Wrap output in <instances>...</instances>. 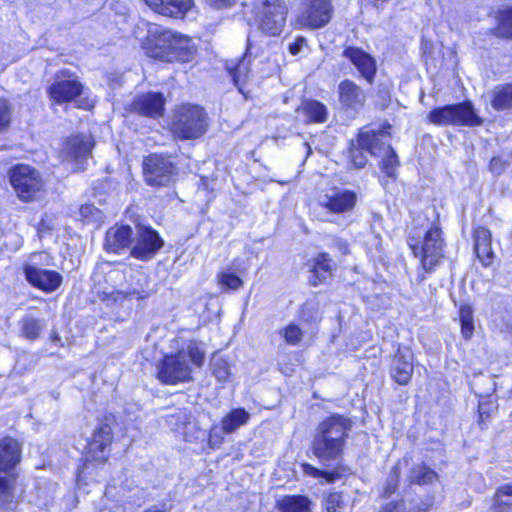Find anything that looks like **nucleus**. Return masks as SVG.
<instances>
[{"label": "nucleus", "instance_id": "obj_1", "mask_svg": "<svg viewBox=\"0 0 512 512\" xmlns=\"http://www.w3.org/2000/svg\"><path fill=\"white\" fill-rule=\"evenodd\" d=\"M352 421L340 414H333L322 420L316 427L311 449L323 465L330 466L342 459Z\"/></svg>", "mask_w": 512, "mask_h": 512}, {"label": "nucleus", "instance_id": "obj_2", "mask_svg": "<svg viewBox=\"0 0 512 512\" xmlns=\"http://www.w3.org/2000/svg\"><path fill=\"white\" fill-rule=\"evenodd\" d=\"M146 50L149 57L164 62H189L196 54L195 46L189 37L177 35L156 24L148 28Z\"/></svg>", "mask_w": 512, "mask_h": 512}, {"label": "nucleus", "instance_id": "obj_3", "mask_svg": "<svg viewBox=\"0 0 512 512\" xmlns=\"http://www.w3.org/2000/svg\"><path fill=\"white\" fill-rule=\"evenodd\" d=\"M201 367L205 360V353L194 342H190L185 349L165 355L157 364V378L165 385H176L193 380L192 369L188 361Z\"/></svg>", "mask_w": 512, "mask_h": 512}, {"label": "nucleus", "instance_id": "obj_4", "mask_svg": "<svg viewBox=\"0 0 512 512\" xmlns=\"http://www.w3.org/2000/svg\"><path fill=\"white\" fill-rule=\"evenodd\" d=\"M21 448L19 443L5 437L0 440V507L12 509L15 503V477L12 473L20 462Z\"/></svg>", "mask_w": 512, "mask_h": 512}, {"label": "nucleus", "instance_id": "obj_5", "mask_svg": "<svg viewBox=\"0 0 512 512\" xmlns=\"http://www.w3.org/2000/svg\"><path fill=\"white\" fill-rule=\"evenodd\" d=\"M407 244L414 256L420 257L425 272H432L444 257L442 231L436 225H432L423 235L420 232L409 234Z\"/></svg>", "mask_w": 512, "mask_h": 512}, {"label": "nucleus", "instance_id": "obj_6", "mask_svg": "<svg viewBox=\"0 0 512 512\" xmlns=\"http://www.w3.org/2000/svg\"><path fill=\"white\" fill-rule=\"evenodd\" d=\"M208 116L205 110L192 104L179 106L173 114L171 131L180 140H194L205 134Z\"/></svg>", "mask_w": 512, "mask_h": 512}, {"label": "nucleus", "instance_id": "obj_7", "mask_svg": "<svg viewBox=\"0 0 512 512\" xmlns=\"http://www.w3.org/2000/svg\"><path fill=\"white\" fill-rule=\"evenodd\" d=\"M8 176L21 201L31 202L41 197L44 182L35 168L25 164L15 165L9 169Z\"/></svg>", "mask_w": 512, "mask_h": 512}, {"label": "nucleus", "instance_id": "obj_8", "mask_svg": "<svg viewBox=\"0 0 512 512\" xmlns=\"http://www.w3.org/2000/svg\"><path fill=\"white\" fill-rule=\"evenodd\" d=\"M431 123L440 126H480L483 120L475 113L470 101L435 108L428 114Z\"/></svg>", "mask_w": 512, "mask_h": 512}, {"label": "nucleus", "instance_id": "obj_9", "mask_svg": "<svg viewBox=\"0 0 512 512\" xmlns=\"http://www.w3.org/2000/svg\"><path fill=\"white\" fill-rule=\"evenodd\" d=\"M144 177L148 185L166 187L176 180L177 167L172 157L164 154H151L144 160Z\"/></svg>", "mask_w": 512, "mask_h": 512}, {"label": "nucleus", "instance_id": "obj_10", "mask_svg": "<svg viewBox=\"0 0 512 512\" xmlns=\"http://www.w3.org/2000/svg\"><path fill=\"white\" fill-rule=\"evenodd\" d=\"M163 246L164 240L155 229L139 224L136 226L130 255L135 259L147 262L153 259Z\"/></svg>", "mask_w": 512, "mask_h": 512}, {"label": "nucleus", "instance_id": "obj_11", "mask_svg": "<svg viewBox=\"0 0 512 512\" xmlns=\"http://www.w3.org/2000/svg\"><path fill=\"white\" fill-rule=\"evenodd\" d=\"M334 7L331 0H304L298 23L309 29H321L332 19Z\"/></svg>", "mask_w": 512, "mask_h": 512}, {"label": "nucleus", "instance_id": "obj_12", "mask_svg": "<svg viewBox=\"0 0 512 512\" xmlns=\"http://www.w3.org/2000/svg\"><path fill=\"white\" fill-rule=\"evenodd\" d=\"M83 85L70 70L63 69L54 76L48 88V94L58 104L73 101L82 94Z\"/></svg>", "mask_w": 512, "mask_h": 512}, {"label": "nucleus", "instance_id": "obj_13", "mask_svg": "<svg viewBox=\"0 0 512 512\" xmlns=\"http://www.w3.org/2000/svg\"><path fill=\"white\" fill-rule=\"evenodd\" d=\"M287 8L282 0H262L259 8V28L270 36L280 35L286 21Z\"/></svg>", "mask_w": 512, "mask_h": 512}, {"label": "nucleus", "instance_id": "obj_14", "mask_svg": "<svg viewBox=\"0 0 512 512\" xmlns=\"http://www.w3.org/2000/svg\"><path fill=\"white\" fill-rule=\"evenodd\" d=\"M25 280L34 288L45 293L55 292L63 282L62 275L55 271L38 267L33 262L23 265Z\"/></svg>", "mask_w": 512, "mask_h": 512}, {"label": "nucleus", "instance_id": "obj_15", "mask_svg": "<svg viewBox=\"0 0 512 512\" xmlns=\"http://www.w3.org/2000/svg\"><path fill=\"white\" fill-rule=\"evenodd\" d=\"M338 101L345 113L355 117L364 109L366 95L354 81L345 79L338 85Z\"/></svg>", "mask_w": 512, "mask_h": 512}, {"label": "nucleus", "instance_id": "obj_16", "mask_svg": "<svg viewBox=\"0 0 512 512\" xmlns=\"http://www.w3.org/2000/svg\"><path fill=\"white\" fill-rule=\"evenodd\" d=\"M93 148V141L87 135H73L63 144L60 157L63 162L75 163L76 169H82L83 162L87 160Z\"/></svg>", "mask_w": 512, "mask_h": 512}, {"label": "nucleus", "instance_id": "obj_17", "mask_svg": "<svg viewBox=\"0 0 512 512\" xmlns=\"http://www.w3.org/2000/svg\"><path fill=\"white\" fill-rule=\"evenodd\" d=\"M357 203L354 191L333 187L326 194L320 196L319 205L333 214L351 212Z\"/></svg>", "mask_w": 512, "mask_h": 512}, {"label": "nucleus", "instance_id": "obj_18", "mask_svg": "<svg viewBox=\"0 0 512 512\" xmlns=\"http://www.w3.org/2000/svg\"><path fill=\"white\" fill-rule=\"evenodd\" d=\"M165 98L160 92L137 95L130 104V111L140 116L157 118L163 115Z\"/></svg>", "mask_w": 512, "mask_h": 512}, {"label": "nucleus", "instance_id": "obj_19", "mask_svg": "<svg viewBox=\"0 0 512 512\" xmlns=\"http://www.w3.org/2000/svg\"><path fill=\"white\" fill-rule=\"evenodd\" d=\"M414 371V355L408 347H398L390 364V377L399 385H407Z\"/></svg>", "mask_w": 512, "mask_h": 512}, {"label": "nucleus", "instance_id": "obj_20", "mask_svg": "<svg viewBox=\"0 0 512 512\" xmlns=\"http://www.w3.org/2000/svg\"><path fill=\"white\" fill-rule=\"evenodd\" d=\"M343 56L351 61L369 84L373 83L377 66L375 59L370 54L361 48L349 46L344 49Z\"/></svg>", "mask_w": 512, "mask_h": 512}, {"label": "nucleus", "instance_id": "obj_21", "mask_svg": "<svg viewBox=\"0 0 512 512\" xmlns=\"http://www.w3.org/2000/svg\"><path fill=\"white\" fill-rule=\"evenodd\" d=\"M133 231L128 225H115L106 232L104 249L120 254L133 245Z\"/></svg>", "mask_w": 512, "mask_h": 512}, {"label": "nucleus", "instance_id": "obj_22", "mask_svg": "<svg viewBox=\"0 0 512 512\" xmlns=\"http://www.w3.org/2000/svg\"><path fill=\"white\" fill-rule=\"evenodd\" d=\"M113 440L112 427L106 422L101 423L94 431L91 441L88 443L89 453L95 460L104 461L107 458L106 449Z\"/></svg>", "mask_w": 512, "mask_h": 512}, {"label": "nucleus", "instance_id": "obj_23", "mask_svg": "<svg viewBox=\"0 0 512 512\" xmlns=\"http://www.w3.org/2000/svg\"><path fill=\"white\" fill-rule=\"evenodd\" d=\"M156 13L173 18H182L192 7L193 0H144Z\"/></svg>", "mask_w": 512, "mask_h": 512}, {"label": "nucleus", "instance_id": "obj_24", "mask_svg": "<svg viewBox=\"0 0 512 512\" xmlns=\"http://www.w3.org/2000/svg\"><path fill=\"white\" fill-rule=\"evenodd\" d=\"M387 135L388 133L383 130L360 132L357 142L371 156L379 157L390 147V144L384 140Z\"/></svg>", "mask_w": 512, "mask_h": 512}, {"label": "nucleus", "instance_id": "obj_25", "mask_svg": "<svg viewBox=\"0 0 512 512\" xmlns=\"http://www.w3.org/2000/svg\"><path fill=\"white\" fill-rule=\"evenodd\" d=\"M474 251L483 266L488 267L492 264L495 254L492 250V235L489 229L477 227L473 232Z\"/></svg>", "mask_w": 512, "mask_h": 512}, {"label": "nucleus", "instance_id": "obj_26", "mask_svg": "<svg viewBox=\"0 0 512 512\" xmlns=\"http://www.w3.org/2000/svg\"><path fill=\"white\" fill-rule=\"evenodd\" d=\"M251 49L252 44L250 42V39L248 38L246 51L242 59H240L236 64L233 65H230L228 63L226 64V69L229 75L231 76L234 85L237 86L240 92H243L242 86L246 83L249 76V64L252 58Z\"/></svg>", "mask_w": 512, "mask_h": 512}, {"label": "nucleus", "instance_id": "obj_27", "mask_svg": "<svg viewBox=\"0 0 512 512\" xmlns=\"http://www.w3.org/2000/svg\"><path fill=\"white\" fill-rule=\"evenodd\" d=\"M302 113L307 123H324L328 118V109L320 101L305 99L297 109Z\"/></svg>", "mask_w": 512, "mask_h": 512}, {"label": "nucleus", "instance_id": "obj_28", "mask_svg": "<svg viewBox=\"0 0 512 512\" xmlns=\"http://www.w3.org/2000/svg\"><path fill=\"white\" fill-rule=\"evenodd\" d=\"M45 326L44 319L26 314L19 321L20 335L29 341H35L40 337Z\"/></svg>", "mask_w": 512, "mask_h": 512}, {"label": "nucleus", "instance_id": "obj_29", "mask_svg": "<svg viewBox=\"0 0 512 512\" xmlns=\"http://www.w3.org/2000/svg\"><path fill=\"white\" fill-rule=\"evenodd\" d=\"M331 263L328 253H320L315 258V263L312 269V276L309 280L312 286H318L323 283L331 275Z\"/></svg>", "mask_w": 512, "mask_h": 512}, {"label": "nucleus", "instance_id": "obj_30", "mask_svg": "<svg viewBox=\"0 0 512 512\" xmlns=\"http://www.w3.org/2000/svg\"><path fill=\"white\" fill-rule=\"evenodd\" d=\"M249 419L250 414L244 408H236L222 419L221 424L224 431L231 434L246 425Z\"/></svg>", "mask_w": 512, "mask_h": 512}, {"label": "nucleus", "instance_id": "obj_31", "mask_svg": "<svg viewBox=\"0 0 512 512\" xmlns=\"http://www.w3.org/2000/svg\"><path fill=\"white\" fill-rule=\"evenodd\" d=\"M310 500L302 495L286 496L278 503L279 512H309Z\"/></svg>", "mask_w": 512, "mask_h": 512}, {"label": "nucleus", "instance_id": "obj_32", "mask_svg": "<svg viewBox=\"0 0 512 512\" xmlns=\"http://www.w3.org/2000/svg\"><path fill=\"white\" fill-rule=\"evenodd\" d=\"M491 105L495 110L512 108V84L496 86Z\"/></svg>", "mask_w": 512, "mask_h": 512}, {"label": "nucleus", "instance_id": "obj_33", "mask_svg": "<svg viewBox=\"0 0 512 512\" xmlns=\"http://www.w3.org/2000/svg\"><path fill=\"white\" fill-rule=\"evenodd\" d=\"M512 507V484L500 486L494 496L493 512H509Z\"/></svg>", "mask_w": 512, "mask_h": 512}, {"label": "nucleus", "instance_id": "obj_34", "mask_svg": "<svg viewBox=\"0 0 512 512\" xmlns=\"http://www.w3.org/2000/svg\"><path fill=\"white\" fill-rule=\"evenodd\" d=\"M437 479V473L424 464L412 467L409 475L411 484L427 485Z\"/></svg>", "mask_w": 512, "mask_h": 512}, {"label": "nucleus", "instance_id": "obj_35", "mask_svg": "<svg viewBox=\"0 0 512 512\" xmlns=\"http://www.w3.org/2000/svg\"><path fill=\"white\" fill-rule=\"evenodd\" d=\"M498 25L492 30L500 38L512 39V7L498 12Z\"/></svg>", "mask_w": 512, "mask_h": 512}, {"label": "nucleus", "instance_id": "obj_36", "mask_svg": "<svg viewBox=\"0 0 512 512\" xmlns=\"http://www.w3.org/2000/svg\"><path fill=\"white\" fill-rule=\"evenodd\" d=\"M379 158H381L380 167L382 172L389 178H396V170L400 162L395 150L390 146Z\"/></svg>", "mask_w": 512, "mask_h": 512}, {"label": "nucleus", "instance_id": "obj_37", "mask_svg": "<svg viewBox=\"0 0 512 512\" xmlns=\"http://www.w3.org/2000/svg\"><path fill=\"white\" fill-rule=\"evenodd\" d=\"M433 505L432 499L420 501L414 506H410L406 511L403 501H392L386 504L381 512H427Z\"/></svg>", "mask_w": 512, "mask_h": 512}, {"label": "nucleus", "instance_id": "obj_38", "mask_svg": "<svg viewBox=\"0 0 512 512\" xmlns=\"http://www.w3.org/2000/svg\"><path fill=\"white\" fill-rule=\"evenodd\" d=\"M322 506L326 512H342L344 500L340 492H327L323 494Z\"/></svg>", "mask_w": 512, "mask_h": 512}, {"label": "nucleus", "instance_id": "obj_39", "mask_svg": "<svg viewBox=\"0 0 512 512\" xmlns=\"http://www.w3.org/2000/svg\"><path fill=\"white\" fill-rule=\"evenodd\" d=\"M148 292L144 289L138 290V289H130L128 291H112L109 296L108 300H112L114 303H122L126 299H130L132 297H135L137 299H145L148 297Z\"/></svg>", "mask_w": 512, "mask_h": 512}, {"label": "nucleus", "instance_id": "obj_40", "mask_svg": "<svg viewBox=\"0 0 512 512\" xmlns=\"http://www.w3.org/2000/svg\"><path fill=\"white\" fill-rule=\"evenodd\" d=\"M365 152V148H362L357 141L356 144L351 142V146L349 148V157L350 163L354 168L361 169L366 165L367 157Z\"/></svg>", "mask_w": 512, "mask_h": 512}, {"label": "nucleus", "instance_id": "obj_41", "mask_svg": "<svg viewBox=\"0 0 512 512\" xmlns=\"http://www.w3.org/2000/svg\"><path fill=\"white\" fill-rule=\"evenodd\" d=\"M400 469L396 465L390 470L382 491V497L389 498L398 489Z\"/></svg>", "mask_w": 512, "mask_h": 512}, {"label": "nucleus", "instance_id": "obj_42", "mask_svg": "<svg viewBox=\"0 0 512 512\" xmlns=\"http://www.w3.org/2000/svg\"><path fill=\"white\" fill-rule=\"evenodd\" d=\"M211 370L218 381H226L230 375L229 364L221 357H214L211 361Z\"/></svg>", "mask_w": 512, "mask_h": 512}, {"label": "nucleus", "instance_id": "obj_43", "mask_svg": "<svg viewBox=\"0 0 512 512\" xmlns=\"http://www.w3.org/2000/svg\"><path fill=\"white\" fill-rule=\"evenodd\" d=\"M218 283L225 289L238 290L242 287L243 281L236 274L223 271L218 274Z\"/></svg>", "mask_w": 512, "mask_h": 512}, {"label": "nucleus", "instance_id": "obj_44", "mask_svg": "<svg viewBox=\"0 0 512 512\" xmlns=\"http://www.w3.org/2000/svg\"><path fill=\"white\" fill-rule=\"evenodd\" d=\"M285 341L290 345H297L303 336L302 330L299 326L291 323L281 331Z\"/></svg>", "mask_w": 512, "mask_h": 512}, {"label": "nucleus", "instance_id": "obj_45", "mask_svg": "<svg viewBox=\"0 0 512 512\" xmlns=\"http://www.w3.org/2000/svg\"><path fill=\"white\" fill-rule=\"evenodd\" d=\"M79 214L83 220L88 222H99L103 218L102 212L92 204L82 205Z\"/></svg>", "mask_w": 512, "mask_h": 512}, {"label": "nucleus", "instance_id": "obj_46", "mask_svg": "<svg viewBox=\"0 0 512 512\" xmlns=\"http://www.w3.org/2000/svg\"><path fill=\"white\" fill-rule=\"evenodd\" d=\"M11 123V108L7 100L0 99V134L5 132Z\"/></svg>", "mask_w": 512, "mask_h": 512}, {"label": "nucleus", "instance_id": "obj_47", "mask_svg": "<svg viewBox=\"0 0 512 512\" xmlns=\"http://www.w3.org/2000/svg\"><path fill=\"white\" fill-rule=\"evenodd\" d=\"M391 102L390 86L386 83H381L378 86L376 94V104L381 108L385 109Z\"/></svg>", "mask_w": 512, "mask_h": 512}, {"label": "nucleus", "instance_id": "obj_48", "mask_svg": "<svg viewBox=\"0 0 512 512\" xmlns=\"http://www.w3.org/2000/svg\"><path fill=\"white\" fill-rule=\"evenodd\" d=\"M302 467H303V471L306 474L314 476V477H325L328 481H334L335 479L340 477L339 473L319 470L318 468H316L308 463L303 464Z\"/></svg>", "mask_w": 512, "mask_h": 512}, {"label": "nucleus", "instance_id": "obj_49", "mask_svg": "<svg viewBox=\"0 0 512 512\" xmlns=\"http://www.w3.org/2000/svg\"><path fill=\"white\" fill-rule=\"evenodd\" d=\"M227 434L223 427H218V426H213L211 427L210 429V432H209V444L211 447H217L219 446L223 440H224V435Z\"/></svg>", "mask_w": 512, "mask_h": 512}, {"label": "nucleus", "instance_id": "obj_50", "mask_svg": "<svg viewBox=\"0 0 512 512\" xmlns=\"http://www.w3.org/2000/svg\"><path fill=\"white\" fill-rule=\"evenodd\" d=\"M328 240H329L328 246L331 249L337 250L338 252H340L343 255H346L349 253V246H348V243L346 240L339 238V237H335V236L329 237Z\"/></svg>", "mask_w": 512, "mask_h": 512}, {"label": "nucleus", "instance_id": "obj_51", "mask_svg": "<svg viewBox=\"0 0 512 512\" xmlns=\"http://www.w3.org/2000/svg\"><path fill=\"white\" fill-rule=\"evenodd\" d=\"M509 163L503 160L501 157H493L489 164V170L496 176L501 175L505 172Z\"/></svg>", "mask_w": 512, "mask_h": 512}, {"label": "nucleus", "instance_id": "obj_52", "mask_svg": "<svg viewBox=\"0 0 512 512\" xmlns=\"http://www.w3.org/2000/svg\"><path fill=\"white\" fill-rule=\"evenodd\" d=\"M306 44V40L303 37H298L294 42L290 43L288 50L292 55H297Z\"/></svg>", "mask_w": 512, "mask_h": 512}, {"label": "nucleus", "instance_id": "obj_53", "mask_svg": "<svg viewBox=\"0 0 512 512\" xmlns=\"http://www.w3.org/2000/svg\"><path fill=\"white\" fill-rule=\"evenodd\" d=\"M473 321V312L470 306L464 305L460 308V322Z\"/></svg>", "mask_w": 512, "mask_h": 512}, {"label": "nucleus", "instance_id": "obj_54", "mask_svg": "<svg viewBox=\"0 0 512 512\" xmlns=\"http://www.w3.org/2000/svg\"><path fill=\"white\" fill-rule=\"evenodd\" d=\"M461 323V333L465 339H470L473 331H474V323L470 322H460Z\"/></svg>", "mask_w": 512, "mask_h": 512}, {"label": "nucleus", "instance_id": "obj_55", "mask_svg": "<svg viewBox=\"0 0 512 512\" xmlns=\"http://www.w3.org/2000/svg\"><path fill=\"white\" fill-rule=\"evenodd\" d=\"M238 0H211L216 8H225L234 5Z\"/></svg>", "mask_w": 512, "mask_h": 512}, {"label": "nucleus", "instance_id": "obj_56", "mask_svg": "<svg viewBox=\"0 0 512 512\" xmlns=\"http://www.w3.org/2000/svg\"><path fill=\"white\" fill-rule=\"evenodd\" d=\"M478 410H479V418L481 420H483L484 417H489V405L487 403H480Z\"/></svg>", "mask_w": 512, "mask_h": 512}, {"label": "nucleus", "instance_id": "obj_57", "mask_svg": "<svg viewBox=\"0 0 512 512\" xmlns=\"http://www.w3.org/2000/svg\"><path fill=\"white\" fill-rule=\"evenodd\" d=\"M167 508L165 505L162 506V509H148L145 512H166Z\"/></svg>", "mask_w": 512, "mask_h": 512}, {"label": "nucleus", "instance_id": "obj_58", "mask_svg": "<svg viewBox=\"0 0 512 512\" xmlns=\"http://www.w3.org/2000/svg\"><path fill=\"white\" fill-rule=\"evenodd\" d=\"M52 340H53V341H60V337H59V335H58V334H54V335L52 336Z\"/></svg>", "mask_w": 512, "mask_h": 512}, {"label": "nucleus", "instance_id": "obj_59", "mask_svg": "<svg viewBox=\"0 0 512 512\" xmlns=\"http://www.w3.org/2000/svg\"><path fill=\"white\" fill-rule=\"evenodd\" d=\"M309 309V306L308 304L305 305V308L303 309V316H305L306 314V310Z\"/></svg>", "mask_w": 512, "mask_h": 512}, {"label": "nucleus", "instance_id": "obj_60", "mask_svg": "<svg viewBox=\"0 0 512 512\" xmlns=\"http://www.w3.org/2000/svg\"><path fill=\"white\" fill-rule=\"evenodd\" d=\"M424 279H425L424 275H423V274H421V275H420V279H419V281H423Z\"/></svg>", "mask_w": 512, "mask_h": 512}]
</instances>
